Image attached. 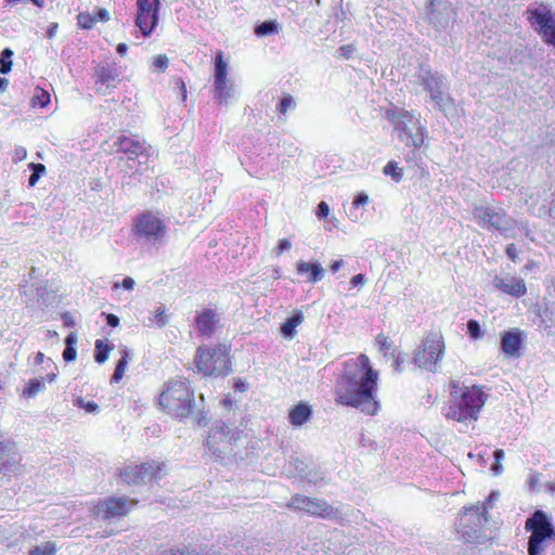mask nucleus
<instances>
[{
	"instance_id": "f257e3e1",
	"label": "nucleus",
	"mask_w": 555,
	"mask_h": 555,
	"mask_svg": "<svg viewBox=\"0 0 555 555\" xmlns=\"http://www.w3.org/2000/svg\"><path fill=\"white\" fill-rule=\"evenodd\" d=\"M378 373L365 354L345 362V371L336 384L337 402L352 406L367 415H375L379 402L375 399Z\"/></svg>"
},
{
	"instance_id": "f03ea898",
	"label": "nucleus",
	"mask_w": 555,
	"mask_h": 555,
	"mask_svg": "<svg viewBox=\"0 0 555 555\" xmlns=\"http://www.w3.org/2000/svg\"><path fill=\"white\" fill-rule=\"evenodd\" d=\"M207 447L225 465L238 463L248 457L243 433L231 428L223 421L214 423L207 437Z\"/></svg>"
},
{
	"instance_id": "7ed1b4c3",
	"label": "nucleus",
	"mask_w": 555,
	"mask_h": 555,
	"mask_svg": "<svg viewBox=\"0 0 555 555\" xmlns=\"http://www.w3.org/2000/svg\"><path fill=\"white\" fill-rule=\"evenodd\" d=\"M159 405L172 417L183 420L194 411V390L186 379L170 380L159 396Z\"/></svg>"
},
{
	"instance_id": "20e7f679",
	"label": "nucleus",
	"mask_w": 555,
	"mask_h": 555,
	"mask_svg": "<svg viewBox=\"0 0 555 555\" xmlns=\"http://www.w3.org/2000/svg\"><path fill=\"white\" fill-rule=\"evenodd\" d=\"M487 396L477 386L465 389L449 404L444 416L463 423L467 420L477 421L481 408L486 403Z\"/></svg>"
},
{
	"instance_id": "39448f33",
	"label": "nucleus",
	"mask_w": 555,
	"mask_h": 555,
	"mask_svg": "<svg viewBox=\"0 0 555 555\" xmlns=\"http://www.w3.org/2000/svg\"><path fill=\"white\" fill-rule=\"evenodd\" d=\"M486 504H476L465 507L456 522V531L462 540L467 543L479 544L488 540L483 529L487 522Z\"/></svg>"
},
{
	"instance_id": "423d86ee",
	"label": "nucleus",
	"mask_w": 555,
	"mask_h": 555,
	"mask_svg": "<svg viewBox=\"0 0 555 555\" xmlns=\"http://www.w3.org/2000/svg\"><path fill=\"white\" fill-rule=\"evenodd\" d=\"M525 529L531 533L528 538V555H542L548 541L555 539L551 518L541 509H537L526 519Z\"/></svg>"
},
{
	"instance_id": "0eeeda50",
	"label": "nucleus",
	"mask_w": 555,
	"mask_h": 555,
	"mask_svg": "<svg viewBox=\"0 0 555 555\" xmlns=\"http://www.w3.org/2000/svg\"><path fill=\"white\" fill-rule=\"evenodd\" d=\"M416 79L424 91L429 93L430 100L436 106L446 112L448 106L453 105V100L449 94V86L446 77L437 70H433L428 65L421 64L416 74Z\"/></svg>"
},
{
	"instance_id": "6e6552de",
	"label": "nucleus",
	"mask_w": 555,
	"mask_h": 555,
	"mask_svg": "<svg viewBox=\"0 0 555 555\" xmlns=\"http://www.w3.org/2000/svg\"><path fill=\"white\" fill-rule=\"evenodd\" d=\"M388 119L399 131V139L408 146L418 149L425 140V128L414 120L413 116L404 109H391L387 112Z\"/></svg>"
},
{
	"instance_id": "1a4fd4ad",
	"label": "nucleus",
	"mask_w": 555,
	"mask_h": 555,
	"mask_svg": "<svg viewBox=\"0 0 555 555\" xmlns=\"http://www.w3.org/2000/svg\"><path fill=\"white\" fill-rule=\"evenodd\" d=\"M443 352L444 343L442 335L431 332L423 338L422 344L415 350L413 362L420 369L436 373Z\"/></svg>"
},
{
	"instance_id": "9d476101",
	"label": "nucleus",
	"mask_w": 555,
	"mask_h": 555,
	"mask_svg": "<svg viewBox=\"0 0 555 555\" xmlns=\"http://www.w3.org/2000/svg\"><path fill=\"white\" fill-rule=\"evenodd\" d=\"M473 216L482 227L492 228L504 235L514 229V219L502 208L475 206Z\"/></svg>"
},
{
	"instance_id": "9b49d317",
	"label": "nucleus",
	"mask_w": 555,
	"mask_h": 555,
	"mask_svg": "<svg viewBox=\"0 0 555 555\" xmlns=\"http://www.w3.org/2000/svg\"><path fill=\"white\" fill-rule=\"evenodd\" d=\"M287 508L305 512L311 516L325 519L336 518L338 511L321 499H312L302 494H295L286 504Z\"/></svg>"
},
{
	"instance_id": "f8f14e48",
	"label": "nucleus",
	"mask_w": 555,
	"mask_h": 555,
	"mask_svg": "<svg viewBox=\"0 0 555 555\" xmlns=\"http://www.w3.org/2000/svg\"><path fill=\"white\" fill-rule=\"evenodd\" d=\"M117 153L128 156L129 162H138V166L146 165L150 158L151 145L144 140H140L138 135H120L114 142Z\"/></svg>"
},
{
	"instance_id": "ddd939ff",
	"label": "nucleus",
	"mask_w": 555,
	"mask_h": 555,
	"mask_svg": "<svg viewBox=\"0 0 555 555\" xmlns=\"http://www.w3.org/2000/svg\"><path fill=\"white\" fill-rule=\"evenodd\" d=\"M134 229L139 240L153 244L160 242L166 233L164 222L151 212L141 215L135 221Z\"/></svg>"
},
{
	"instance_id": "4468645a",
	"label": "nucleus",
	"mask_w": 555,
	"mask_h": 555,
	"mask_svg": "<svg viewBox=\"0 0 555 555\" xmlns=\"http://www.w3.org/2000/svg\"><path fill=\"white\" fill-rule=\"evenodd\" d=\"M138 13L135 25L144 37H149L158 23L159 0H137Z\"/></svg>"
},
{
	"instance_id": "2eb2a0df",
	"label": "nucleus",
	"mask_w": 555,
	"mask_h": 555,
	"mask_svg": "<svg viewBox=\"0 0 555 555\" xmlns=\"http://www.w3.org/2000/svg\"><path fill=\"white\" fill-rule=\"evenodd\" d=\"M162 465L155 466V463H142L140 465H127L120 473V478L128 485H142L146 480H157L160 478Z\"/></svg>"
},
{
	"instance_id": "dca6fc26",
	"label": "nucleus",
	"mask_w": 555,
	"mask_h": 555,
	"mask_svg": "<svg viewBox=\"0 0 555 555\" xmlns=\"http://www.w3.org/2000/svg\"><path fill=\"white\" fill-rule=\"evenodd\" d=\"M533 30L541 36L555 25V14L548 3L540 2L535 7H528L524 12Z\"/></svg>"
},
{
	"instance_id": "f3484780",
	"label": "nucleus",
	"mask_w": 555,
	"mask_h": 555,
	"mask_svg": "<svg viewBox=\"0 0 555 555\" xmlns=\"http://www.w3.org/2000/svg\"><path fill=\"white\" fill-rule=\"evenodd\" d=\"M428 23L437 31L446 30L453 21V9L449 0H430L426 7Z\"/></svg>"
},
{
	"instance_id": "a211bd4d",
	"label": "nucleus",
	"mask_w": 555,
	"mask_h": 555,
	"mask_svg": "<svg viewBox=\"0 0 555 555\" xmlns=\"http://www.w3.org/2000/svg\"><path fill=\"white\" fill-rule=\"evenodd\" d=\"M217 357V349H203L199 347L195 357V364L199 372L209 376H225L231 372L229 359H221V364H210L214 358Z\"/></svg>"
},
{
	"instance_id": "6ab92c4d",
	"label": "nucleus",
	"mask_w": 555,
	"mask_h": 555,
	"mask_svg": "<svg viewBox=\"0 0 555 555\" xmlns=\"http://www.w3.org/2000/svg\"><path fill=\"white\" fill-rule=\"evenodd\" d=\"M129 512L125 498H109L100 501L94 507V515L104 520L126 516Z\"/></svg>"
},
{
	"instance_id": "aec40b11",
	"label": "nucleus",
	"mask_w": 555,
	"mask_h": 555,
	"mask_svg": "<svg viewBox=\"0 0 555 555\" xmlns=\"http://www.w3.org/2000/svg\"><path fill=\"white\" fill-rule=\"evenodd\" d=\"M21 455L14 442H7L0 447V474L8 476L15 474L20 467Z\"/></svg>"
},
{
	"instance_id": "412c9836",
	"label": "nucleus",
	"mask_w": 555,
	"mask_h": 555,
	"mask_svg": "<svg viewBox=\"0 0 555 555\" xmlns=\"http://www.w3.org/2000/svg\"><path fill=\"white\" fill-rule=\"evenodd\" d=\"M221 320L220 313L211 308L197 311L195 315L196 328L201 335L211 337Z\"/></svg>"
},
{
	"instance_id": "4be33fe9",
	"label": "nucleus",
	"mask_w": 555,
	"mask_h": 555,
	"mask_svg": "<svg viewBox=\"0 0 555 555\" xmlns=\"http://www.w3.org/2000/svg\"><path fill=\"white\" fill-rule=\"evenodd\" d=\"M524 344V333L518 328L504 331L501 334V350L509 357H519Z\"/></svg>"
},
{
	"instance_id": "5701e85b",
	"label": "nucleus",
	"mask_w": 555,
	"mask_h": 555,
	"mask_svg": "<svg viewBox=\"0 0 555 555\" xmlns=\"http://www.w3.org/2000/svg\"><path fill=\"white\" fill-rule=\"evenodd\" d=\"M493 285L496 289L514 297H521L526 294L527 291L522 279H517L509 275H495L493 279Z\"/></svg>"
},
{
	"instance_id": "b1692460",
	"label": "nucleus",
	"mask_w": 555,
	"mask_h": 555,
	"mask_svg": "<svg viewBox=\"0 0 555 555\" xmlns=\"http://www.w3.org/2000/svg\"><path fill=\"white\" fill-rule=\"evenodd\" d=\"M292 464L294 465L296 476L300 480H305L313 485H318L319 482L324 480V474L321 472L319 467L305 463L298 457L294 459L292 461Z\"/></svg>"
},
{
	"instance_id": "393cba45",
	"label": "nucleus",
	"mask_w": 555,
	"mask_h": 555,
	"mask_svg": "<svg viewBox=\"0 0 555 555\" xmlns=\"http://www.w3.org/2000/svg\"><path fill=\"white\" fill-rule=\"evenodd\" d=\"M120 73L114 65H99L95 67L94 76L96 77V83L100 82L106 88H115L119 81Z\"/></svg>"
},
{
	"instance_id": "a878e982",
	"label": "nucleus",
	"mask_w": 555,
	"mask_h": 555,
	"mask_svg": "<svg viewBox=\"0 0 555 555\" xmlns=\"http://www.w3.org/2000/svg\"><path fill=\"white\" fill-rule=\"evenodd\" d=\"M311 405L302 401L294 405L288 412V421L295 427L302 426L311 418Z\"/></svg>"
},
{
	"instance_id": "bb28decb",
	"label": "nucleus",
	"mask_w": 555,
	"mask_h": 555,
	"mask_svg": "<svg viewBox=\"0 0 555 555\" xmlns=\"http://www.w3.org/2000/svg\"><path fill=\"white\" fill-rule=\"evenodd\" d=\"M234 94V83L230 79L225 78L220 85L214 81V99L218 103L228 105Z\"/></svg>"
},
{
	"instance_id": "cd10ccee",
	"label": "nucleus",
	"mask_w": 555,
	"mask_h": 555,
	"mask_svg": "<svg viewBox=\"0 0 555 555\" xmlns=\"http://www.w3.org/2000/svg\"><path fill=\"white\" fill-rule=\"evenodd\" d=\"M297 272L299 274L308 273L309 274V281L312 283H317L321 281L324 276V269L319 262H306V261H298L297 262Z\"/></svg>"
},
{
	"instance_id": "c85d7f7f",
	"label": "nucleus",
	"mask_w": 555,
	"mask_h": 555,
	"mask_svg": "<svg viewBox=\"0 0 555 555\" xmlns=\"http://www.w3.org/2000/svg\"><path fill=\"white\" fill-rule=\"evenodd\" d=\"M121 358L116 362L114 373L111 377V383H119L124 376L129 361L131 360V351L126 346L119 347Z\"/></svg>"
},
{
	"instance_id": "c756f323",
	"label": "nucleus",
	"mask_w": 555,
	"mask_h": 555,
	"mask_svg": "<svg viewBox=\"0 0 555 555\" xmlns=\"http://www.w3.org/2000/svg\"><path fill=\"white\" fill-rule=\"evenodd\" d=\"M304 321V314L301 311H296L287 318L280 327L281 334L285 338H293L296 335V327Z\"/></svg>"
},
{
	"instance_id": "7c9ffc66",
	"label": "nucleus",
	"mask_w": 555,
	"mask_h": 555,
	"mask_svg": "<svg viewBox=\"0 0 555 555\" xmlns=\"http://www.w3.org/2000/svg\"><path fill=\"white\" fill-rule=\"evenodd\" d=\"M228 63L223 59V52L217 51L214 60V81L220 85L225 78H228Z\"/></svg>"
},
{
	"instance_id": "2f4dec72",
	"label": "nucleus",
	"mask_w": 555,
	"mask_h": 555,
	"mask_svg": "<svg viewBox=\"0 0 555 555\" xmlns=\"http://www.w3.org/2000/svg\"><path fill=\"white\" fill-rule=\"evenodd\" d=\"M114 346L105 340L96 339L94 343V361L103 364L109 357L111 350Z\"/></svg>"
},
{
	"instance_id": "473e14b6",
	"label": "nucleus",
	"mask_w": 555,
	"mask_h": 555,
	"mask_svg": "<svg viewBox=\"0 0 555 555\" xmlns=\"http://www.w3.org/2000/svg\"><path fill=\"white\" fill-rule=\"evenodd\" d=\"M77 340H78V337L75 332L69 333L65 337V340H64L65 349L62 354L65 362H72L76 359V357H77V351H76Z\"/></svg>"
},
{
	"instance_id": "72a5a7b5",
	"label": "nucleus",
	"mask_w": 555,
	"mask_h": 555,
	"mask_svg": "<svg viewBox=\"0 0 555 555\" xmlns=\"http://www.w3.org/2000/svg\"><path fill=\"white\" fill-rule=\"evenodd\" d=\"M255 34L258 37H266L279 33V24L275 20L264 21L255 26Z\"/></svg>"
},
{
	"instance_id": "f704fd0d",
	"label": "nucleus",
	"mask_w": 555,
	"mask_h": 555,
	"mask_svg": "<svg viewBox=\"0 0 555 555\" xmlns=\"http://www.w3.org/2000/svg\"><path fill=\"white\" fill-rule=\"evenodd\" d=\"M46 388V378H33L29 379L26 387L23 390V396L26 398H33L38 392L42 391Z\"/></svg>"
},
{
	"instance_id": "c9c22d12",
	"label": "nucleus",
	"mask_w": 555,
	"mask_h": 555,
	"mask_svg": "<svg viewBox=\"0 0 555 555\" xmlns=\"http://www.w3.org/2000/svg\"><path fill=\"white\" fill-rule=\"evenodd\" d=\"M296 106L294 96L289 93H284L276 105V111L280 115L285 116L288 111H294Z\"/></svg>"
},
{
	"instance_id": "e433bc0d",
	"label": "nucleus",
	"mask_w": 555,
	"mask_h": 555,
	"mask_svg": "<svg viewBox=\"0 0 555 555\" xmlns=\"http://www.w3.org/2000/svg\"><path fill=\"white\" fill-rule=\"evenodd\" d=\"M36 292L37 301L41 307H48L54 301L55 296L53 292L48 291L47 285L37 286Z\"/></svg>"
},
{
	"instance_id": "4c0bfd02",
	"label": "nucleus",
	"mask_w": 555,
	"mask_h": 555,
	"mask_svg": "<svg viewBox=\"0 0 555 555\" xmlns=\"http://www.w3.org/2000/svg\"><path fill=\"white\" fill-rule=\"evenodd\" d=\"M12 56L13 51L10 48H5L0 53V74L7 75L12 69Z\"/></svg>"
},
{
	"instance_id": "58836bf2",
	"label": "nucleus",
	"mask_w": 555,
	"mask_h": 555,
	"mask_svg": "<svg viewBox=\"0 0 555 555\" xmlns=\"http://www.w3.org/2000/svg\"><path fill=\"white\" fill-rule=\"evenodd\" d=\"M55 553L56 545L51 541L37 545L29 551V555H55Z\"/></svg>"
},
{
	"instance_id": "ea45409f",
	"label": "nucleus",
	"mask_w": 555,
	"mask_h": 555,
	"mask_svg": "<svg viewBox=\"0 0 555 555\" xmlns=\"http://www.w3.org/2000/svg\"><path fill=\"white\" fill-rule=\"evenodd\" d=\"M383 172L386 176H390L395 182H400L403 177L402 169L398 167V165L395 160L388 162L386 164V166L384 167Z\"/></svg>"
},
{
	"instance_id": "a19ab883",
	"label": "nucleus",
	"mask_w": 555,
	"mask_h": 555,
	"mask_svg": "<svg viewBox=\"0 0 555 555\" xmlns=\"http://www.w3.org/2000/svg\"><path fill=\"white\" fill-rule=\"evenodd\" d=\"M28 167L31 170V175L28 178V184L29 186H34L46 172V166L39 163H30Z\"/></svg>"
},
{
	"instance_id": "79ce46f5",
	"label": "nucleus",
	"mask_w": 555,
	"mask_h": 555,
	"mask_svg": "<svg viewBox=\"0 0 555 555\" xmlns=\"http://www.w3.org/2000/svg\"><path fill=\"white\" fill-rule=\"evenodd\" d=\"M33 105H39L46 107L50 103V94L48 91L37 89L36 94L31 99Z\"/></svg>"
},
{
	"instance_id": "37998d69",
	"label": "nucleus",
	"mask_w": 555,
	"mask_h": 555,
	"mask_svg": "<svg viewBox=\"0 0 555 555\" xmlns=\"http://www.w3.org/2000/svg\"><path fill=\"white\" fill-rule=\"evenodd\" d=\"M77 22L80 28L91 29L96 22V17L89 13H79L77 16Z\"/></svg>"
},
{
	"instance_id": "c03bdc74",
	"label": "nucleus",
	"mask_w": 555,
	"mask_h": 555,
	"mask_svg": "<svg viewBox=\"0 0 555 555\" xmlns=\"http://www.w3.org/2000/svg\"><path fill=\"white\" fill-rule=\"evenodd\" d=\"M466 326H467V334L469 335L470 338L478 339L483 335L478 321L473 320V319L468 320Z\"/></svg>"
},
{
	"instance_id": "a18cd8bd",
	"label": "nucleus",
	"mask_w": 555,
	"mask_h": 555,
	"mask_svg": "<svg viewBox=\"0 0 555 555\" xmlns=\"http://www.w3.org/2000/svg\"><path fill=\"white\" fill-rule=\"evenodd\" d=\"M165 312H166L165 306L160 305L156 309L154 319L152 320L159 328L164 327L168 322V319H167V315L165 314Z\"/></svg>"
},
{
	"instance_id": "49530a36",
	"label": "nucleus",
	"mask_w": 555,
	"mask_h": 555,
	"mask_svg": "<svg viewBox=\"0 0 555 555\" xmlns=\"http://www.w3.org/2000/svg\"><path fill=\"white\" fill-rule=\"evenodd\" d=\"M75 404L88 413H96L99 411V405L94 401H85L80 397L75 400Z\"/></svg>"
},
{
	"instance_id": "de8ad7c7",
	"label": "nucleus",
	"mask_w": 555,
	"mask_h": 555,
	"mask_svg": "<svg viewBox=\"0 0 555 555\" xmlns=\"http://www.w3.org/2000/svg\"><path fill=\"white\" fill-rule=\"evenodd\" d=\"M527 53L521 49H514L509 55V63L513 65L522 64L527 59Z\"/></svg>"
},
{
	"instance_id": "09e8293b",
	"label": "nucleus",
	"mask_w": 555,
	"mask_h": 555,
	"mask_svg": "<svg viewBox=\"0 0 555 555\" xmlns=\"http://www.w3.org/2000/svg\"><path fill=\"white\" fill-rule=\"evenodd\" d=\"M540 37L544 43L555 48V24Z\"/></svg>"
},
{
	"instance_id": "8fccbe9b",
	"label": "nucleus",
	"mask_w": 555,
	"mask_h": 555,
	"mask_svg": "<svg viewBox=\"0 0 555 555\" xmlns=\"http://www.w3.org/2000/svg\"><path fill=\"white\" fill-rule=\"evenodd\" d=\"M168 62L169 61L166 55L159 54L154 59L153 65L159 70H165L168 67Z\"/></svg>"
},
{
	"instance_id": "3c124183",
	"label": "nucleus",
	"mask_w": 555,
	"mask_h": 555,
	"mask_svg": "<svg viewBox=\"0 0 555 555\" xmlns=\"http://www.w3.org/2000/svg\"><path fill=\"white\" fill-rule=\"evenodd\" d=\"M315 214L319 219H325L330 214L328 205L324 201L320 202L317 206Z\"/></svg>"
},
{
	"instance_id": "603ef678",
	"label": "nucleus",
	"mask_w": 555,
	"mask_h": 555,
	"mask_svg": "<svg viewBox=\"0 0 555 555\" xmlns=\"http://www.w3.org/2000/svg\"><path fill=\"white\" fill-rule=\"evenodd\" d=\"M162 555H218L216 553H197L194 551H184V550H177V551H169L164 552Z\"/></svg>"
},
{
	"instance_id": "864d4df0",
	"label": "nucleus",
	"mask_w": 555,
	"mask_h": 555,
	"mask_svg": "<svg viewBox=\"0 0 555 555\" xmlns=\"http://www.w3.org/2000/svg\"><path fill=\"white\" fill-rule=\"evenodd\" d=\"M369 202V196L364 192L358 193L352 202V205L358 208L360 206L365 205Z\"/></svg>"
},
{
	"instance_id": "5fc2aeb1",
	"label": "nucleus",
	"mask_w": 555,
	"mask_h": 555,
	"mask_svg": "<svg viewBox=\"0 0 555 555\" xmlns=\"http://www.w3.org/2000/svg\"><path fill=\"white\" fill-rule=\"evenodd\" d=\"M102 315L105 318L108 326L117 327L119 325V318L116 314L102 312Z\"/></svg>"
},
{
	"instance_id": "6e6d98bb",
	"label": "nucleus",
	"mask_w": 555,
	"mask_h": 555,
	"mask_svg": "<svg viewBox=\"0 0 555 555\" xmlns=\"http://www.w3.org/2000/svg\"><path fill=\"white\" fill-rule=\"evenodd\" d=\"M376 343L379 345L382 351H387L391 346V343L388 340V337L384 336L383 334H378L376 336Z\"/></svg>"
},
{
	"instance_id": "4d7b16f0",
	"label": "nucleus",
	"mask_w": 555,
	"mask_h": 555,
	"mask_svg": "<svg viewBox=\"0 0 555 555\" xmlns=\"http://www.w3.org/2000/svg\"><path fill=\"white\" fill-rule=\"evenodd\" d=\"M26 156H27L26 149L23 146H16L14 150L13 162L14 163L21 162V160L25 159Z\"/></svg>"
},
{
	"instance_id": "13d9d810",
	"label": "nucleus",
	"mask_w": 555,
	"mask_h": 555,
	"mask_svg": "<svg viewBox=\"0 0 555 555\" xmlns=\"http://www.w3.org/2000/svg\"><path fill=\"white\" fill-rule=\"evenodd\" d=\"M292 243L287 238L280 240L276 246V256H280L283 251L291 249Z\"/></svg>"
},
{
	"instance_id": "bf43d9fd",
	"label": "nucleus",
	"mask_w": 555,
	"mask_h": 555,
	"mask_svg": "<svg viewBox=\"0 0 555 555\" xmlns=\"http://www.w3.org/2000/svg\"><path fill=\"white\" fill-rule=\"evenodd\" d=\"M217 349V357L214 358L212 362L210 364H215L216 365H220L221 364V359H228L227 358V348L223 346V347H218L216 348Z\"/></svg>"
},
{
	"instance_id": "052dcab7",
	"label": "nucleus",
	"mask_w": 555,
	"mask_h": 555,
	"mask_svg": "<svg viewBox=\"0 0 555 555\" xmlns=\"http://www.w3.org/2000/svg\"><path fill=\"white\" fill-rule=\"evenodd\" d=\"M64 326L74 327L76 325L75 319L70 312L66 311L61 315Z\"/></svg>"
},
{
	"instance_id": "680f3d73",
	"label": "nucleus",
	"mask_w": 555,
	"mask_h": 555,
	"mask_svg": "<svg viewBox=\"0 0 555 555\" xmlns=\"http://www.w3.org/2000/svg\"><path fill=\"white\" fill-rule=\"evenodd\" d=\"M365 281H366V279L364 276V274L359 273L351 278L350 285H351V287L362 286V285H364Z\"/></svg>"
},
{
	"instance_id": "e2e57ef3",
	"label": "nucleus",
	"mask_w": 555,
	"mask_h": 555,
	"mask_svg": "<svg viewBox=\"0 0 555 555\" xmlns=\"http://www.w3.org/2000/svg\"><path fill=\"white\" fill-rule=\"evenodd\" d=\"M96 17V21L101 22H107L109 20V13L106 9H98L95 14L93 15Z\"/></svg>"
},
{
	"instance_id": "0e129e2a",
	"label": "nucleus",
	"mask_w": 555,
	"mask_h": 555,
	"mask_svg": "<svg viewBox=\"0 0 555 555\" xmlns=\"http://www.w3.org/2000/svg\"><path fill=\"white\" fill-rule=\"evenodd\" d=\"M176 86L180 90L181 100L185 101L186 100V88H185L184 81L181 78H178L176 81Z\"/></svg>"
},
{
	"instance_id": "69168bd1",
	"label": "nucleus",
	"mask_w": 555,
	"mask_h": 555,
	"mask_svg": "<svg viewBox=\"0 0 555 555\" xmlns=\"http://www.w3.org/2000/svg\"><path fill=\"white\" fill-rule=\"evenodd\" d=\"M499 491H491L487 498V502H483L482 504H486L487 508L492 507V503L499 499Z\"/></svg>"
},
{
	"instance_id": "338daca9",
	"label": "nucleus",
	"mask_w": 555,
	"mask_h": 555,
	"mask_svg": "<svg viewBox=\"0 0 555 555\" xmlns=\"http://www.w3.org/2000/svg\"><path fill=\"white\" fill-rule=\"evenodd\" d=\"M134 284V280L130 276L125 278L121 282V286L128 291L133 289Z\"/></svg>"
},
{
	"instance_id": "774afa93",
	"label": "nucleus",
	"mask_w": 555,
	"mask_h": 555,
	"mask_svg": "<svg viewBox=\"0 0 555 555\" xmlns=\"http://www.w3.org/2000/svg\"><path fill=\"white\" fill-rule=\"evenodd\" d=\"M506 255L508 256V258L511 260H513V261L516 260V258H517V249H516V247L513 244H511V245H508L506 247Z\"/></svg>"
}]
</instances>
